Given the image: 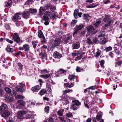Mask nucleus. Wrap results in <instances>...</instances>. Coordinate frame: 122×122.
Instances as JSON below:
<instances>
[{"label": "nucleus", "mask_w": 122, "mask_h": 122, "mask_svg": "<svg viewBox=\"0 0 122 122\" xmlns=\"http://www.w3.org/2000/svg\"><path fill=\"white\" fill-rule=\"evenodd\" d=\"M10 114V112L9 111H6L3 112L1 116L3 117H8Z\"/></svg>", "instance_id": "11"}, {"label": "nucleus", "mask_w": 122, "mask_h": 122, "mask_svg": "<svg viewBox=\"0 0 122 122\" xmlns=\"http://www.w3.org/2000/svg\"><path fill=\"white\" fill-rule=\"evenodd\" d=\"M88 31L90 33H91L92 32V26L90 25L88 27L86 28Z\"/></svg>", "instance_id": "43"}, {"label": "nucleus", "mask_w": 122, "mask_h": 122, "mask_svg": "<svg viewBox=\"0 0 122 122\" xmlns=\"http://www.w3.org/2000/svg\"><path fill=\"white\" fill-rule=\"evenodd\" d=\"M49 122H54L53 121V118L51 117H50L49 120Z\"/></svg>", "instance_id": "58"}, {"label": "nucleus", "mask_w": 122, "mask_h": 122, "mask_svg": "<svg viewBox=\"0 0 122 122\" xmlns=\"http://www.w3.org/2000/svg\"><path fill=\"white\" fill-rule=\"evenodd\" d=\"M71 108L73 110H76L77 109V108L75 105H73L71 107Z\"/></svg>", "instance_id": "48"}, {"label": "nucleus", "mask_w": 122, "mask_h": 122, "mask_svg": "<svg viewBox=\"0 0 122 122\" xmlns=\"http://www.w3.org/2000/svg\"><path fill=\"white\" fill-rule=\"evenodd\" d=\"M16 21V24L17 26H19L21 25H22L23 22L21 21L20 20Z\"/></svg>", "instance_id": "20"}, {"label": "nucleus", "mask_w": 122, "mask_h": 122, "mask_svg": "<svg viewBox=\"0 0 122 122\" xmlns=\"http://www.w3.org/2000/svg\"><path fill=\"white\" fill-rule=\"evenodd\" d=\"M38 36L39 38H41L43 39L45 38V37L44 36L41 30L38 31Z\"/></svg>", "instance_id": "15"}, {"label": "nucleus", "mask_w": 122, "mask_h": 122, "mask_svg": "<svg viewBox=\"0 0 122 122\" xmlns=\"http://www.w3.org/2000/svg\"><path fill=\"white\" fill-rule=\"evenodd\" d=\"M5 90L7 93H10L11 92L10 89L8 87L5 88Z\"/></svg>", "instance_id": "38"}, {"label": "nucleus", "mask_w": 122, "mask_h": 122, "mask_svg": "<svg viewBox=\"0 0 122 122\" xmlns=\"http://www.w3.org/2000/svg\"><path fill=\"white\" fill-rule=\"evenodd\" d=\"M18 65L19 67V68L20 70H22V69L23 65L20 63H18L17 64Z\"/></svg>", "instance_id": "50"}, {"label": "nucleus", "mask_w": 122, "mask_h": 122, "mask_svg": "<svg viewBox=\"0 0 122 122\" xmlns=\"http://www.w3.org/2000/svg\"><path fill=\"white\" fill-rule=\"evenodd\" d=\"M7 106L6 104H3L0 106V110L1 111H4L7 110Z\"/></svg>", "instance_id": "8"}, {"label": "nucleus", "mask_w": 122, "mask_h": 122, "mask_svg": "<svg viewBox=\"0 0 122 122\" xmlns=\"http://www.w3.org/2000/svg\"><path fill=\"white\" fill-rule=\"evenodd\" d=\"M39 55L42 57H45L46 56V54L45 53H40Z\"/></svg>", "instance_id": "57"}, {"label": "nucleus", "mask_w": 122, "mask_h": 122, "mask_svg": "<svg viewBox=\"0 0 122 122\" xmlns=\"http://www.w3.org/2000/svg\"><path fill=\"white\" fill-rule=\"evenodd\" d=\"M44 15L47 16L51 17V12L49 11H46Z\"/></svg>", "instance_id": "28"}, {"label": "nucleus", "mask_w": 122, "mask_h": 122, "mask_svg": "<svg viewBox=\"0 0 122 122\" xmlns=\"http://www.w3.org/2000/svg\"><path fill=\"white\" fill-rule=\"evenodd\" d=\"M57 16L58 15L57 13H55L54 15H52L50 17V19H52L56 18Z\"/></svg>", "instance_id": "34"}, {"label": "nucleus", "mask_w": 122, "mask_h": 122, "mask_svg": "<svg viewBox=\"0 0 122 122\" xmlns=\"http://www.w3.org/2000/svg\"><path fill=\"white\" fill-rule=\"evenodd\" d=\"M33 116L32 114L30 113L29 114H27L26 117V119H30Z\"/></svg>", "instance_id": "36"}, {"label": "nucleus", "mask_w": 122, "mask_h": 122, "mask_svg": "<svg viewBox=\"0 0 122 122\" xmlns=\"http://www.w3.org/2000/svg\"><path fill=\"white\" fill-rule=\"evenodd\" d=\"M64 110L63 109H61L58 111L57 112L58 115L60 116H62L63 115V112Z\"/></svg>", "instance_id": "17"}, {"label": "nucleus", "mask_w": 122, "mask_h": 122, "mask_svg": "<svg viewBox=\"0 0 122 122\" xmlns=\"http://www.w3.org/2000/svg\"><path fill=\"white\" fill-rule=\"evenodd\" d=\"M6 50L8 52H12L13 51V49L12 48H10L9 47H7L6 49Z\"/></svg>", "instance_id": "37"}, {"label": "nucleus", "mask_w": 122, "mask_h": 122, "mask_svg": "<svg viewBox=\"0 0 122 122\" xmlns=\"http://www.w3.org/2000/svg\"><path fill=\"white\" fill-rule=\"evenodd\" d=\"M101 53V51L99 49H97V51L96 52L95 56L97 57L100 55Z\"/></svg>", "instance_id": "30"}, {"label": "nucleus", "mask_w": 122, "mask_h": 122, "mask_svg": "<svg viewBox=\"0 0 122 122\" xmlns=\"http://www.w3.org/2000/svg\"><path fill=\"white\" fill-rule=\"evenodd\" d=\"M66 71L65 70L61 69L60 71H58L59 73H61V74H65L66 73Z\"/></svg>", "instance_id": "41"}, {"label": "nucleus", "mask_w": 122, "mask_h": 122, "mask_svg": "<svg viewBox=\"0 0 122 122\" xmlns=\"http://www.w3.org/2000/svg\"><path fill=\"white\" fill-rule=\"evenodd\" d=\"M74 103L75 104V105L76 106H78L80 105L81 104L80 102L78 101L77 100L74 101Z\"/></svg>", "instance_id": "39"}, {"label": "nucleus", "mask_w": 122, "mask_h": 122, "mask_svg": "<svg viewBox=\"0 0 122 122\" xmlns=\"http://www.w3.org/2000/svg\"><path fill=\"white\" fill-rule=\"evenodd\" d=\"M100 65L102 67V68H104V66L103 64H104L105 63L104 61V60H102L100 61Z\"/></svg>", "instance_id": "42"}, {"label": "nucleus", "mask_w": 122, "mask_h": 122, "mask_svg": "<svg viewBox=\"0 0 122 122\" xmlns=\"http://www.w3.org/2000/svg\"><path fill=\"white\" fill-rule=\"evenodd\" d=\"M81 69L80 68L79 66H77L76 67V70L77 72H79L80 71Z\"/></svg>", "instance_id": "61"}, {"label": "nucleus", "mask_w": 122, "mask_h": 122, "mask_svg": "<svg viewBox=\"0 0 122 122\" xmlns=\"http://www.w3.org/2000/svg\"><path fill=\"white\" fill-rule=\"evenodd\" d=\"M20 13H17L15 14V15L12 18V19L16 21L18 20H20L21 17L19 16L20 15Z\"/></svg>", "instance_id": "3"}, {"label": "nucleus", "mask_w": 122, "mask_h": 122, "mask_svg": "<svg viewBox=\"0 0 122 122\" xmlns=\"http://www.w3.org/2000/svg\"><path fill=\"white\" fill-rule=\"evenodd\" d=\"M72 36H70L64 40V44H67L68 43H69L72 41Z\"/></svg>", "instance_id": "9"}, {"label": "nucleus", "mask_w": 122, "mask_h": 122, "mask_svg": "<svg viewBox=\"0 0 122 122\" xmlns=\"http://www.w3.org/2000/svg\"><path fill=\"white\" fill-rule=\"evenodd\" d=\"M103 20L104 22L110 21L109 20V19L108 18V16H105L104 19H103Z\"/></svg>", "instance_id": "47"}, {"label": "nucleus", "mask_w": 122, "mask_h": 122, "mask_svg": "<svg viewBox=\"0 0 122 122\" xmlns=\"http://www.w3.org/2000/svg\"><path fill=\"white\" fill-rule=\"evenodd\" d=\"M6 100L8 101H11L13 100V98L10 96H7L5 98Z\"/></svg>", "instance_id": "22"}, {"label": "nucleus", "mask_w": 122, "mask_h": 122, "mask_svg": "<svg viewBox=\"0 0 122 122\" xmlns=\"http://www.w3.org/2000/svg\"><path fill=\"white\" fill-rule=\"evenodd\" d=\"M37 10L36 9H33L31 8L29 10V11L31 13H36L37 12Z\"/></svg>", "instance_id": "27"}, {"label": "nucleus", "mask_w": 122, "mask_h": 122, "mask_svg": "<svg viewBox=\"0 0 122 122\" xmlns=\"http://www.w3.org/2000/svg\"><path fill=\"white\" fill-rule=\"evenodd\" d=\"M112 48L110 46L108 47H107L106 49H105V50L107 52L108 51H111L112 50Z\"/></svg>", "instance_id": "53"}, {"label": "nucleus", "mask_w": 122, "mask_h": 122, "mask_svg": "<svg viewBox=\"0 0 122 122\" xmlns=\"http://www.w3.org/2000/svg\"><path fill=\"white\" fill-rule=\"evenodd\" d=\"M13 39L17 43H19L20 42V38L18 35L16 33H15L13 36Z\"/></svg>", "instance_id": "2"}, {"label": "nucleus", "mask_w": 122, "mask_h": 122, "mask_svg": "<svg viewBox=\"0 0 122 122\" xmlns=\"http://www.w3.org/2000/svg\"><path fill=\"white\" fill-rule=\"evenodd\" d=\"M122 63V62L121 61H118L115 63V66L117 67V66H120Z\"/></svg>", "instance_id": "29"}, {"label": "nucleus", "mask_w": 122, "mask_h": 122, "mask_svg": "<svg viewBox=\"0 0 122 122\" xmlns=\"http://www.w3.org/2000/svg\"><path fill=\"white\" fill-rule=\"evenodd\" d=\"M78 12V9H76L74 11V14H77Z\"/></svg>", "instance_id": "62"}, {"label": "nucleus", "mask_w": 122, "mask_h": 122, "mask_svg": "<svg viewBox=\"0 0 122 122\" xmlns=\"http://www.w3.org/2000/svg\"><path fill=\"white\" fill-rule=\"evenodd\" d=\"M100 43L102 44H104L106 43L107 42L105 38H102L100 39Z\"/></svg>", "instance_id": "23"}, {"label": "nucleus", "mask_w": 122, "mask_h": 122, "mask_svg": "<svg viewBox=\"0 0 122 122\" xmlns=\"http://www.w3.org/2000/svg\"><path fill=\"white\" fill-rule=\"evenodd\" d=\"M32 43L33 46L34 48L35 49L37 45V42L36 41H33L32 42Z\"/></svg>", "instance_id": "51"}, {"label": "nucleus", "mask_w": 122, "mask_h": 122, "mask_svg": "<svg viewBox=\"0 0 122 122\" xmlns=\"http://www.w3.org/2000/svg\"><path fill=\"white\" fill-rule=\"evenodd\" d=\"M87 90L86 89L84 90V92L85 93L87 91L88 92H89V93H90L89 92L90 91L89 90L90 89H92L91 86H90L89 88H87Z\"/></svg>", "instance_id": "56"}, {"label": "nucleus", "mask_w": 122, "mask_h": 122, "mask_svg": "<svg viewBox=\"0 0 122 122\" xmlns=\"http://www.w3.org/2000/svg\"><path fill=\"white\" fill-rule=\"evenodd\" d=\"M83 17L84 19H86L89 18H91L89 15L86 14H84L83 15Z\"/></svg>", "instance_id": "33"}, {"label": "nucleus", "mask_w": 122, "mask_h": 122, "mask_svg": "<svg viewBox=\"0 0 122 122\" xmlns=\"http://www.w3.org/2000/svg\"><path fill=\"white\" fill-rule=\"evenodd\" d=\"M22 15L24 18H27L29 16L30 14L28 11H25L23 13Z\"/></svg>", "instance_id": "10"}, {"label": "nucleus", "mask_w": 122, "mask_h": 122, "mask_svg": "<svg viewBox=\"0 0 122 122\" xmlns=\"http://www.w3.org/2000/svg\"><path fill=\"white\" fill-rule=\"evenodd\" d=\"M54 56L55 58L60 59L62 56V55L57 51L53 53Z\"/></svg>", "instance_id": "6"}, {"label": "nucleus", "mask_w": 122, "mask_h": 122, "mask_svg": "<svg viewBox=\"0 0 122 122\" xmlns=\"http://www.w3.org/2000/svg\"><path fill=\"white\" fill-rule=\"evenodd\" d=\"M61 40L58 38H56L55 39L53 43V44L55 46H58L60 44Z\"/></svg>", "instance_id": "7"}, {"label": "nucleus", "mask_w": 122, "mask_h": 122, "mask_svg": "<svg viewBox=\"0 0 122 122\" xmlns=\"http://www.w3.org/2000/svg\"><path fill=\"white\" fill-rule=\"evenodd\" d=\"M16 97L19 99H23L24 98V96L19 95H17Z\"/></svg>", "instance_id": "55"}, {"label": "nucleus", "mask_w": 122, "mask_h": 122, "mask_svg": "<svg viewBox=\"0 0 122 122\" xmlns=\"http://www.w3.org/2000/svg\"><path fill=\"white\" fill-rule=\"evenodd\" d=\"M50 9L52 12H54V10H56V7L54 6H51L50 7Z\"/></svg>", "instance_id": "45"}, {"label": "nucleus", "mask_w": 122, "mask_h": 122, "mask_svg": "<svg viewBox=\"0 0 122 122\" xmlns=\"http://www.w3.org/2000/svg\"><path fill=\"white\" fill-rule=\"evenodd\" d=\"M72 92V90H65L63 92V95L62 96V97H65L64 96L67 93H69V92Z\"/></svg>", "instance_id": "16"}, {"label": "nucleus", "mask_w": 122, "mask_h": 122, "mask_svg": "<svg viewBox=\"0 0 122 122\" xmlns=\"http://www.w3.org/2000/svg\"><path fill=\"white\" fill-rule=\"evenodd\" d=\"M46 89H41L39 93V95L42 96L46 92Z\"/></svg>", "instance_id": "18"}, {"label": "nucleus", "mask_w": 122, "mask_h": 122, "mask_svg": "<svg viewBox=\"0 0 122 122\" xmlns=\"http://www.w3.org/2000/svg\"><path fill=\"white\" fill-rule=\"evenodd\" d=\"M16 90L18 92H21L23 91V88L22 87H16Z\"/></svg>", "instance_id": "25"}, {"label": "nucleus", "mask_w": 122, "mask_h": 122, "mask_svg": "<svg viewBox=\"0 0 122 122\" xmlns=\"http://www.w3.org/2000/svg\"><path fill=\"white\" fill-rule=\"evenodd\" d=\"M17 103L19 105H21L23 106H24L25 104V102L23 101L19 100L18 101Z\"/></svg>", "instance_id": "21"}, {"label": "nucleus", "mask_w": 122, "mask_h": 122, "mask_svg": "<svg viewBox=\"0 0 122 122\" xmlns=\"http://www.w3.org/2000/svg\"><path fill=\"white\" fill-rule=\"evenodd\" d=\"M98 42L97 39V38H95L93 39V42H92V44H97Z\"/></svg>", "instance_id": "46"}, {"label": "nucleus", "mask_w": 122, "mask_h": 122, "mask_svg": "<svg viewBox=\"0 0 122 122\" xmlns=\"http://www.w3.org/2000/svg\"><path fill=\"white\" fill-rule=\"evenodd\" d=\"M96 119L98 121H99L102 119V115L101 114H98L96 117Z\"/></svg>", "instance_id": "32"}, {"label": "nucleus", "mask_w": 122, "mask_h": 122, "mask_svg": "<svg viewBox=\"0 0 122 122\" xmlns=\"http://www.w3.org/2000/svg\"><path fill=\"white\" fill-rule=\"evenodd\" d=\"M75 76L74 75H69L68 77V79L70 80H72L75 78Z\"/></svg>", "instance_id": "31"}, {"label": "nucleus", "mask_w": 122, "mask_h": 122, "mask_svg": "<svg viewBox=\"0 0 122 122\" xmlns=\"http://www.w3.org/2000/svg\"><path fill=\"white\" fill-rule=\"evenodd\" d=\"M84 27V26L82 24L77 25L76 26L75 29L79 31L81 30Z\"/></svg>", "instance_id": "14"}, {"label": "nucleus", "mask_w": 122, "mask_h": 122, "mask_svg": "<svg viewBox=\"0 0 122 122\" xmlns=\"http://www.w3.org/2000/svg\"><path fill=\"white\" fill-rule=\"evenodd\" d=\"M41 71V73L43 74L48 73L49 72V71H47L46 69L42 70Z\"/></svg>", "instance_id": "49"}, {"label": "nucleus", "mask_w": 122, "mask_h": 122, "mask_svg": "<svg viewBox=\"0 0 122 122\" xmlns=\"http://www.w3.org/2000/svg\"><path fill=\"white\" fill-rule=\"evenodd\" d=\"M45 8L43 6L40 7L39 10V14L41 15H42L45 12Z\"/></svg>", "instance_id": "12"}, {"label": "nucleus", "mask_w": 122, "mask_h": 122, "mask_svg": "<svg viewBox=\"0 0 122 122\" xmlns=\"http://www.w3.org/2000/svg\"><path fill=\"white\" fill-rule=\"evenodd\" d=\"M73 48L74 49L78 48L80 47V43L79 42H77L73 45Z\"/></svg>", "instance_id": "13"}, {"label": "nucleus", "mask_w": 122, "mask_h": 122, "mask_svg": "<svg viewBox=\"0 0 122 122\" xmlns=\"http://www.w3.org/2000/svg\"><path fill=\"white\" fill-rule=\"evenodd\" d=\"M43 17V20L45 21L48 20L49 19V18L48 17V16H46L45 15H44Z\"/></svg>", "instance_id": "52"}, {"label": "nucleus", "mask_w": 122, "mask_h": 122, "mask_svg": "<svg viewBox=\"0 0 122 122\" xmlns=\"http://www.w3.org/2000/svg\"><path fill=\"white\" fill-rule=\"evenodd\" d=\"M50 75L49 74H46L41 75L40 76L42 78H45L46 79L48 78L50 76Z\"/></svg>", "instance_id": "24"}, {"label": "nucleus", "mask_w": 122, "mask_h": 122, "mask_svg": "<svg viewBox=\"0 0 122 122\" xmlns=\"http://www.w3.org/2000/svg\"><path fill=\"white\" fill-rule=\"evenodd\" d=\"M66 117H72L73 115L72 113L70 112L66 114Z\"/></svg>", "instance_id": "44"}, {"label": "nucleus", "mask_w": 122, "mask_h": 122, "mask_svg": "<svg viewBox=\"0 0 122 122\" xmlns=\"http://www.w3.org/2000/svg\"><path fill=\"white\" fill-rule=\"evenodd\" d=\"M87 43L89 44H90L92 43V41L91 39L89 38L87 39Z\"/></svg>", "instance_id": "59"}, {"label": "nucleus", "mask_w": 122, "mask_h": 122, "mask_svg": "<svg viewBox=\"0 0 122 122\" xmlns=\"http://www.w3.org/2000/svg\"><path fill=\"white\" fill-rule=\"evenodd\" d=\"M30 47L29 46L26 44L24 45L22 47H19V49L20 50H25V51H28L29 50Z\"/></svg>", "instance_id": "1"}, {"label": "nucleus", "mask_w": 122, "mask_h": 122, "mask_svg": "<svg viewBox=\"0 0 122 122\" xmlns=\"http://www.w3.org/2000/svg\"><path fill=\"white\" fill-rule=\"evenodd\" d=\"M105 36L104 31H102L100 32V34L98 36V37H102L104 36Z\"/></svg>", "instance_id": "35"}, {"label": "nucleus", "mask_w": 122, "mask_h": 122, "mask_svg": "<svg viewBox=\"0 0 122 122\" xmlns=\"http://www.w3.org/2000/svg\"><path fill=\"white\" fill-rule=\"evenodd\" d=\"M26 113V112L25 111H19L18 113V117L19 119H21L22 116Z\"/></svg>", "instance_id": "4"}, {"label": "nucleus", "mask_w": 122, "mask_h": 122, "mask_svg": "<svg viewBox=\"0 0 122 122\" xmlns=\"http://www.w3.org/2000/svg\"><path fill=\"white\" fill-rule=\"evenodd\" d=\"M77 22V20H72L71 23V27H73L76 24Z\"/></svg>", "instance_id": "26"}, {"label": "nucleus", "mask_w": 122, "mask_h": 122, "mask_svg": "<svg viewBox=\"0 0 122 122\" xmlns=\"http://www.w3.org/2000/svg\"><path fill=\"white\" fill-rule=\"evenodd\" d=\"M101 21H98L96 22V23L94 24V25L96 26H98V25L101 23Z\"/></svg>", "instance_id": "54"}, {"label": "nucleus", "mask_w": 122, "mask_h": 122, "mask_svg": "<svg viewBox=\"0 0 122 122\" xmlns=\"http://www.w3.org/2000/svg\"><path fill=\"white\" fill-rule=\"evenodd\" d=\"M41 88L40 86L37 85L32 87L31 88V90L34 92H37Z\"/></svg>", "instance_id": "5"}, {"label": "nucleus", "mask_w": 122, "mask_h": 122, "mask_svg": "<svg viewBox=\"0 0 122 122\" xmlns=\"http://www.w3.org/2000/svg\"><path fill=\"white\" fill-rule=\"evenodd\" d=\"M12 1L11 0H9L6 4V6L7 7L10 8L12 5Z\"/></svg>", "instance_id": "19"}, {"label": "nucleus", "mask_w": 122, "mask_h": 122, "mask_svg": "<svg viewBox=\"0 0 122 122\" xmlns=\"http://www.w3.org/2000/svg\"><path fill=\"white\" fill-rule=\"evenodd\" d=\"M49 110V107L47 106L45 108V112L47 113H48Z\"/></svg>", "instance_id": "40"}, {"label": "nucleus", "mask_w": 122, "mask_h": 122, "mask_svg": "<svg viewBox=\"0 0 122 122\" xmlns=\"http://www.w3.org/2000/svg\"><path fill=\"white\" fill-rule=\"evenodd\" d=\"M43 39V40L41 41V44H44L46 42V40L45 39V38Z\"/></svg>", "instance_id": "60"}, {"label": "nucleus", "mask_w": 122, "mask_h": 122, "mask_svg": "<svg viewBox=\"0 0 122 122\" xmlns=\"http://www.w3.org/2000/svg\"><path fill=\"white\" fill-rule=\"evenodd\" d=\"M43 99L44 100H46L48 101H49L50 100V99L49 98L46 97H43Z\"/></svg>", "instance_id": "63"}, {"label": "nucleus", "mask_w": 122, "mask_h": 122, "mask_svg": "<svg viewBox=\"0 0 122 122\" xmlns=\"http://www.w3.org/2000/svg\"><path fill=\"white\" fill-rule=\"evenodd\" d=\"M110 0H104L103 2L105 4H107L109 2Z\"/></svg>", "instance_id": "64"}]
</instances>
